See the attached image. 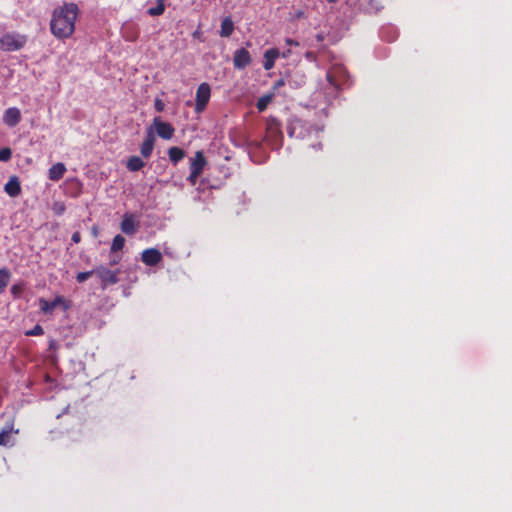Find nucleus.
Wrapping results in <instances>:
<instances>
[{"label": "nucleus", "instance_id": "obj_1", "mask_svg": "<svg viewBox=\"0 0 512 512\" xmlns=\"http://www.w3.org/2000/svg\"><path fill=\"white\" fill-rule=\"evenodd\" d=\"M78 7L74 3H65L54 9L50 21L51 33L58 39H67L75 31Z\"/></svg>", "mask_w": 512, "mask_h": 512}, {"label": "nucleus", "instance_id": "obj_2", "mask_svg": "<svg viewBox=\"0 0 512 512\" xmlns=\"http://www.w3.org/2000/svg\"><path fill=\"white\" fill-rule=\"evenodd\" d=\"M27 42V37L19 33H6L0 38V49L6 52L18 51Z\"/></svg>", "mask_w": 512, "mask_h": 512}, {"label": "nucleus", "instance_id": "obj_3", "mask_svg": "<svg viewBox=\"0 0 512 512\" xmlns=\"http://www.w3.org/2000/svg\"><path fill=\"white\" fill-rule=\"evenodd\" d=\"M149 128H152L153 133L155 131L159 137L165 140L171 139L175 133L174 127L170 123L162 121L160 117H155Z\"/></svg>", "mask_w": 512, "mask_h": 512}, {"label": "nucleus", "instance_id": "obj_4", "mask_svg": "<svg viewBox=\"0 0 512 512\" xmlns=\"http://www.w3.org/2000/svg\"><path fill=\"white\" fill-rule=\"evenodd\" d=\"M282 138V132L280 129V123L274 119H268L266 122V134L265 139L267 141L277 142Z\"/></svg>", "mask_w": 512, "mask_h": 512}, {"label": "nucleus", "instance_id": "obj_5", "mask_svg": "<svg viewBox=\"0 0 512 512\" xmlns=\"http://www.w3.org/2000/svg\"><path fill=\"white\" fill-rule=\"evenodd\" d=\"M139 227V222L137 221L135 215L131 213H125L123 215V219L120 224L121 231L126 235H134Z\"/></svg>", "mask_w": 512, "mask_h": 512}, {"label": "nucleus", "instance_id": "obj_6", "mask_svg": "<svg viewBox=\"0 0 512 512\" xmlns=\"http://www.w3.org/2000/svg\"><path fill=\"white\" fill-rule=\"evenodd\" d=\"M210 87L206 83H202L196 91V111L201 112L210 99Z\"/></svg>", "mask_w": 512, "mask_h": 512}, {"label": "nucleus", "instance_id": "obj_7", "mask_svg": "<svg viewBox=\"0 0 512 512\" xmlns=\"http://www.w3.org/2000/svg\"><path fill=\"white\" fill-rule=\"evenodd\" d=\"M95 274L100 278L103 286L116 284L118 282L117 272L109 270L104 266L96 268Z\"/></svg>", "mask_w": 512, "mask_h": 512}, {"label": "nucleus", "instance_id": "obj_8", "mask_svg": "<svg viewBox=\"0 0 512 512\" xmlns=\"http://www.w3.org/2000/svg\"><path fill=\"white\" fill-rule=\"evenodd\" d=\"M2 120L8 127H15L21 121V112L16 107H10L5 110Z\"/></svg>", "mask_w": 512, "mask_h": 512}, {"label": "nucleus", "instance_id": "obj_9", "mask_svg": "<svg viewBox=\"0 0 512 512\" xmlns=\"http://www.w3.org/2000/svg\"><path fill=\"white\" fill-rule=\"evenodd\" d=\"M141 259L146 265L154 266L162 260V254L158 249L150 248L142 252Z\"/></svg>", "mask_w": 512, "mask_h": 512}, {"label": "nucleus", "instance_id": "obj_10", "mask_svg": "<svg viewBox=\"0 0 512 512\" xmlns=\"http://www.w3.org/2000/svg\"><path fill=\"white\" fill-rule=\"evenodd\" d=\"M251 62L250 53L245 48H240L235 52L233 63L238 69H243Z\"/></svg>", "mask_w": 512, "mask_h": 512}, {"label": "nucleus", "instance_id": "obj_11", "mask_svg": "<svg viewBox=\"0 0 512 512\" xmlns=\"http://www.w3.org/2000/svg\"><path fill=\"white\" fill-rule=\"evenodd\" d=\"M230 141L236 146V147H246L250 145V142L247 138V135L244 130L237 129L230 131L229 134Z\"/></svg>", "mask_w": 512, "mask_h": 512}, {"label": "nucleus", "instance_id": "obj_12", "mask_svg": "<svg viewBox=\"0 0 512 512\" xmlns=\"http://www.w3.org/2000/svg\"><path fill=\"white\" fill-rule=\"evenodd\" d=\"M155 136L152 132V128H149L145 140L141 145V155L145 158H149L154 148Z\"/></svg>", "mask_w": 512, "mask_h": 512}, {"label": "nucleus", "instance_id": "obj_13", "mask_svg": "<svg viewBox=\"0 0 512 512\" xmlns=\"http://www.w3.org/2000/svg\"><path fill=\"white\" fill-rule=\"evenodd\" d=\"M280 57V51L277 48H271L264 52V62H263V68L265 70H271L274 65L276 59Z\"/></svg>", "mask_w": 512, "mask_h": 512}, {"label": "nucleus", "instance_id": "obj_14", "mask_svg": "<svg viewBox=\"0 0 512 512\" xmlns=\"http://www.w3.org/2000/svg\"><path fill=\"white\" fill-rule=\"evenodd\" d=\"M205 157L202 151H197L195 157L191 159L190 170L194 174H201L205 166Z\"/></svg>", "mask_w": 512, "mask_h": 512}, {"label": "nucleus", "instance_id": "obj_15", "mask_svg": "<svg viewBox=\"0 0 512 512\" xmlns=\"http://www.w3.org/2000/svg\"><path fill=\"white\" fill-rule=\"evenodd\" d=\"M4 190L11 197L18 196L21 192V187L18 178L11 177L9 181L5 184Z\"/></svg>", "mask_w": 512, "mask_h": 512}, {"label": "nucleus", "instance_id": "obj_16", "mask_svg": "<svg viewBox=\"0 0 512 512\" xmlns=\"http://www.w3.org/2000/svg\"><path fill=\"white\" fill-rule=\"evenodd\" d=\"M13 427L7 426L0 431V446L12 447L14 440L12 438Z\"/></svg>", "mask_w": 512, "mask_h": 512}, {"label": "nucleus", "instance_id": "obj_17", "mask_svg": "<svg viewBox=\"0 0 512 512\" xmlns=\"http://www.w3.org/2000/svg\"><path fill=\"white\" fill-rule=\"evenodd\" d=\"M65 172V165L60 162L56 163L49 169V179L52 181H58L63 177Z\"/></svg>", "mask_w": 512, "mask_h": 512}, {"label": "nucleus", "instance_id": "obj_18", "mask_svg": "<svg viewBox=\"0 0 512 512\" xmlns=\"http://www.w3.org/2000/svg\"><path fill=\"white\" fill-rule=\"evenodd\" d=\"M62 302H63V298L62 297H57L52 302H49V301H47V300H45L43 298H41L39 300L40 309L44 313L52 312Z\"/></svg>", "mask_w": 512, "mask_h": 512}, {"label": "nucleus", "instance_id": "obj_19", "mask_svg": "<svg viewBox=\"0 0 512 512\" xmlns=\"http://www.w3.org/2000/svg\"><path fill=\"white\" fill-rule=\"evenodd\" d=\"M273 98H274L273 93H268V94L261 96L257 100V103H256V108L258 109V111L263 112L264 110H266L268 105L272 102Z\"/></svg>", "mask_w": 512, "mask_h": 512}, {"label": "nucleus", "instance_id": "obj_20", "mask_svg": "<svg viewBox=\"0 0 512 512\" xmlns=\"http://www.w3.org/2000/svg\"><path fill=\"white\" fill-rule=\"evenodd\" d=\"M169 159L174 164H177L180 160H182L185 156V152L178 147H171L168 150Z\"/></svg>", "mask_w": 512, "mask_h": 512}, {"label": "nucleus", "instance_id": "obj_21", "mask_svg": "<svg viewBox=\"0 0 512 512\" xmlns=\"http://www.w3.org/2000/svg\"><path fill=\"white\" fill-rule=\"evenodd\" d=\"M143 167H144V162L138 156H133V157L129 158V160L127 162V168L130 171H139Z\"/></svg>", "mask_w": 512, "mask_h": 512}, {"label": "nucleus", "instance_id": "obj_22", "mask_svg": "<svg viewBox=\"0 0 512 512\" xmlns=\"http://www.w3.org/2000/svg\"><path fill=\"white\" fill-rule=\"evenodd\" d=\"M125 245V238L118 234L114 237L112 245H111V252H117L123 249Z\"/></svg>", "mask_w": 512, "mask_h": 512}, {"label": "nucleus", "instance_id": "obj_23", "mask_svg": "<svg viewBox=\"0 0 512 512\" xmlns=\"http://www.w3.org/2000/svg\"><path fill=\"white\" fill-rule=\"evenodd\" d=\"M165 11V5L163 0H157V6L151 7L148 9L147 13L150 16H159L162 15Z\"/></svg>", "mask_w": 512, "mask_h": 512}, {"label": "nucleus", "instance_id": "obj_24", "mask_svg": "<svg viewBox=\"0 0 512 512\" xmlns=\"http://www.w3.org/2000/svg\"><path fill=\"white\" fill-rule=\"evenodd\" d=\"M10 280V273L7 269H0V291H4Z\"/></svg>", "mask_w": 512, "mask_h": 512}, {"label": "nucleus", "instance_id": "obj_25", "mask_svg": "<svg viewBox=\"0 0 512 512\" xmlns=\"http://www.w3.org/2000/svg\"><path fill=\"white\" fill-rule=\"evenodd\" d=\"M12 151L10 148H3L0 150V161L6 162L11 159Z\"/></svg>", "mask_w": 512, "mask_h": 512}, {"label": "nucleus", "instance_id": "obj_26", "mask_svg": "<svg viewBox=\"0 0 512 512\" xmlns=\"http://www.w3.org/2000/svg\"><path fill=\"white\" fill-rule=\"evenodd\" d=\"M95 274V270L80 272L77 274L76 279L79 283L86 281L89 277Z\"/></svg>", "mask_w": 512, "mask_h": 512}, {"label": "nucleus", "instance_id": "obj_27", "mask_svg": "<svg viewBox=\"0 0 512 512\" xmlns=\"http://www.w3.org/2000/svg\"><path fill=\"white\" fill-rule=\"evenodd\" d=\"M44 333L43 328L40 325H36L32 330L26 332V335L29 336H38Z\"/></svg>", "mask_w": 512, "mask_h": 512}, {"label": "nucleus", "instance_id": "obj_28", "mask_svg": "<svg viewBox=\"0 0 512 512\" xmlns=\"http://www.w3.org/2000/svg\"><path fill=\"white\" fill-rule=\"evenodd\" d=\"M234 25L230 18L226 17V37L230 36L233 32Z\"/></svg>", "mask_w": 512, "mask_h": 512}, {"label": "nucleus", "instance_id": "obj_29", "mask_svg": "<svg viewBox=\"0 0 512 512\" xmlns=\"http://www.w3.org/2000/svg\"><path fill=\"white\" fill-rule=\"evenodd\" d=\"M154 107L158 112H162L165 108V104L161 99H156L154 102Z\"/></svg>", "mask_w": 512, "mask_h": 512}, {"label": "nucleus", "instance_id": "obj_30", "mask_svg": "<svg viewBox=\"0 0 512 512\" xmlns=\"http://www.w3.org/2000/svg\"><path fill=\"white\" fill-rule=\"evenodd\" d=\"M199 176H200V174H194V172H193V171H191V173H190V176H189L188 180L190 181V183H191L192 185H195V184H196V181H197V179H198V177H199Z\"/></svg>", "mask_w": 512, "mask_h": 512}, {"label": "nucleus", "instance_id": "obj_31", "mask_svg": "<svg viewBox=\"0 0 512 512\" xmlns=\"http://www.w3.org/2000/svg\"><path fill=\"white\" fill-rule=\"evenodd\" d=\"M71 239H72V241H73L74 243H79V242H80V240H81V235H80V233H79V232H74V233H73V235H72V238H71Z\"/></svg>", "mask_w": 512, "mask_h": 512}, {"label": "nucleus", "instance_id": "obj_32", "mask_svg": "<svg viewBox=\"0 0 512 512\" xmlns=\"http://www.w3.org/2000/svg\"><path fill=\"white\" fill-rule=\"evenodd\" d=\"M54 211L60 214L64 211V206L62 204H55Z\"/></svg>", "mask_w": 512, "mask_h": 512}, {"label": "nucleus", "instance_id": "obj_33", "mask_svg": "<svg viewBox=\"0 0 512 512\" xmlns=\"http://www.w3.org/2000/svg\"><path fill=\"white\" fill-rule=\"evenodd\" d=\"M286 44L287 45H290V46H299V42L291 39V38H287L286 39Z\"/></svg>", "mask_w": 512, "mask_h": 512}, {"label": "nucleus", "instance_id": "obj_34", "mask_svg": "<svg viewBox=\"0 0 512 512\" xmlns=\"http://www.w3.org/2000/svg\"><path fill=\"white\" fill-rule=\"evenodd\" d=\"M283 85H284V80H283V79H280V80H278V81L275 83V85H274V87H273V88H274V89H277V88H279V87H281V86H283Z\"/></svg>", "mask_w": 512, "mask_h": 512}, {"label": "nucleus", "instance_id": "obj_35", "mask_svg": "<svg viewBox=\"0 0 512 512\" xmlns=\"http://www.w3.org/2000/svg\"><path fill=\"white\" fill-rule=\"evenodd\" d=\"M219 34L222 37L224 36V19L221 21Z\"/></svg>", "mask_w": 512, "mask_h": 512}, {"label": "nucleus", "instance_id": "obj_36", "mask_svg": "<svg viewBox=\"0 0 512 512\" xmlns=\"http://www.w3.org/2000/svg\"><path fill=\"white\" fill-rule=\"evenodd\" d=\"M290 53H291V51L287 50V51L280 53V56H282L283 58H287V57H289Z\"/></svg>", "mask_w": 512, "mask_h": 512}, {"label": "nucleus", "instance_id": "obj_37", "mask_svg": "<svg viewBox=\"0 0 512 512\" xmlns=\"http://www.w3.org/2000/svg\"><path fill=\"white\" fill-rule=\"evenodd\" d=\"M12 292L13 293L17 292L16 286L12 287Z\"/></svg>", "mask_w": 512, "mask_h": 512}, {"label": "nucleus", "instance_id": "obj_38", "mask_svg": "<svg viewBox=\"0 0 512 512\" xmlns=\"http://www.w3.org/2000/svg\"><path fill=\"white\" fill-rule=\"evenodd\" d=\"M328 1L332 3V2H336L337 0H328Z\"/></svg>", "mask_w": 512, "mask_h": 512}]
</instances>
